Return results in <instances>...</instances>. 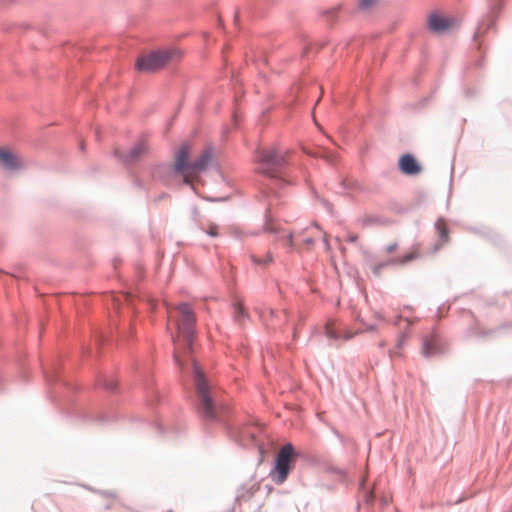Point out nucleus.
I'll return each mask as SVG.
<instances>
[{
	"label": "nucleus",
	"mask_w": 512,
	"mask_h": 512,
	"mask_svg": "<svg viewBox=\"0 0 512 512\" xmlns=\"http://www.w3.org/2000/svg\"><path fill=\"white\" fill-rule=\"evenodd\" d=\"M177 335L173 337L174 360L182 368L184 366V355L190 351L195 336L196 316L191 306L181 303L176 307Z\"/></svg>",
	"instance_id": "f257e3e1"
},
{
	"label": "nucleus",
	"mask_w": 512,
	"mask_h": 512,
	"mask_svg": "<svg viewBox=\"0 0 512 512\" xmlns=\"http://www.w3.org/2000/svg\"><path fill=\"white\" fill-rule=\"evenodd\" d=\"M189 155L190 146L183 144L175 154L174 171L183 177L186 184L193 185L199 174L211 163L213 153L210 148H206L193 162L189 161Z\"/></svg>",
	"instance_id": "f03ea898"
},
{
	"label": "nucleus",
	"mask_w": 512,
	"mask_h": 512,
	"mask_svg": "<svg viewBox=\"0 0 512 512\" xmlns=\"http://www.w3.org/2000/svg\"><path fill=\"white\" fill-rule=\"evenodd\" d=\"M257 172L270 178L278 177L286 163V153L277 147L261 148L255 152Z\"/></svg>",
	"instance_id": "7ed1b4c3"
},
{
	"label": "nucleus",
	"mask_w": 512,
	"mask_h": 512,
	"mask_svg": "<svg viewBox=\"0 0 512 512\" xmlns=\"http://www.w3.org/2000/svg\"><path fill=\"white\" fill-rule=\"evenodd\" d=\"M194 377L197 394L200 401V413L206 419H215L217 408L215 405V391L211 389L199 366L194 362Z\"/></svg>",
	"instance_id": "20e7f679"
},
{
	"label": "nucleus",
	"mask_w": 512,
	"mask_h": 512,
	"mask_svg": "<svg viewBox=\"0 0 512 512\" xmlns=\"http://www.w3.org/2000/svg\"><path fill=\"white\" fill-rule=\"evenodd\" d=\"M180 57V52L175 48H168L152 52L138 58L136 67L142 72H154L170 61Z\"/></svg>",
	"instance_id": "39448f33"
},
{
	"label": "nucleus",
	"mask_w": 512,
	"mask_h": 512,
	"mask_svg": "<svg viewBox=\"0 0 512 512\" xmlns=\"http://www.w3.org/2000/svg\"><path fill=\"white\" fill-rule=\"evenodd\" d=\"M294 455V448L290 443L280 449L276 458L275 468L270 474L276 484H282L287 479L292 468Z\"/></svg>",
	"instance_id": "423d86ee"
},
{
	"label": "nucleus",
	"mask_w": 512,
	"mask_h": 512,
	"mask_svg": "<svg viewBox=\"0 0 512 512\" xmlns=\"http://www.w3.org/2000/svg\"><path fill=\"white\" fill-rule=\"evenodd\" d=\"M458 19L442 12H432L427 19L428 28L434 33H444L458 24Z\"/></svg>",
	"instance_id": "0eeeda50"
},
{
	"label": "nucleus",
	"mask_w": 512,
	"mask_h": 512,
	"mask_svg": "<svg viewBox=\"0 0 512 512\" xmlns=\"http://www.w3.org/2000/svg\"><path fill=\"white\" fill-rule=\"evenodd\" d=\"M443 350V345L440 342L439 336L436 332H431L429 335L423 337L422 340V354L425 357H431Z\"/></svg>",
	"instance_id": "6e6552de"
},
{
	"label": "nucleus",
	"mask_w": 512,
	"mask_h": 512,
	"mask_svg": "<svg viewBox=\"0 0 512 512\" xmlns=\"http://www.w3.org/2000/svg\"><path fill=\"white\" fill-rule=\"evenodd\" d=\"M0 164L9 170H15L21 167L20 159L12 151L0 148Z\"/></svg>",
	"instance_id": "1a4fd4ad"
},
{
	"label": "nucleus",
	"mask_w": 512,
	"mask_h": 512,
	"mask_svg": "<svg viewBox=\"0 0 512 512\" xmlns=\"http://www.w3.org/2000/svg\"><path fill=\"white\" fill-rule=\"evenodd\" d=\"M399 167L405 174L413 175L420 172L421 167L417 163L416 159L410 155H403L399 160Z\"/></svg>",
	"instance_id": "9d476101"
},
{
	"label": "nucleus",
	"mask_w": 512,
	"mask_h": 512,
	"mask_svg": "<svg viewBox=\"0 0 512 512\" xmlns=\"http://www.w3.org/2000/svg\"><path fill=\"white\" fill-rule=\"evenodd\" d=\"M147 150L146 142L141 140L137 142L130 150L129 154L125 156V161H134L143 155Z\"/></svg>",
	"instance_id": "9b49d317"
},
{
	"label": "nucleus",
	"mask_w": 512,
	"mask_h": 512,
	"mask_svg": "<svg viewBox=\"0 0 512 512\" xmlns=\"http://www.w3.org/2000/svg\"><path fill=\"white\" fill-rule=\"evenodd\" d=\"M435 228L437 230V233L442 241V243H446L449 240V233H448V227L446 222L443 219L437 220L435 224Z\"/></svg>",
	"instance_id": "f8f14e48"
},
{
	"label": "nucleus",
	"mask_w": 512,
	"mask_h": 512,
	"mask_svg": "<svg viewBox=\"0 0 512 512\" xmlns=\"http://www.w3.org/2000/svg\"><path fill=\"white\" fill-rule=\"evenodd\" d=\"M250 257H251L252 262L255 265L261 266V267H265V266L269 265L270 263H272V261H273V256L270 251H268L264 257H259L253 253L251 254Z\"/></svg>",
	"instance_id": "ddd939ff"
},
{
	"label": "nucleus",
	"mask_w": 512,
	"mask_h": 512,
	"mask_svg": "<svg viewBox=\"0 0 512 512\" xmlns=\"http://www.w3.org/2000/svg\"><path fill=\"white\" fill-rule=\"evenodd\" d=\"M312 155L316 157H323L331 163L335 162L336 160V155L324 148L319 149L316 153H313Z\"/></svg>",
	"instance_id": "4468645a"
},
{
	"label": "nucleus",
	"mask_w": 512,
	"mask_h": 512,
	"mask_svg": "<svg viewBox=\"0 0 512 512\" xmlns=\"http://www.w3.org/2000/svg\"><path fill=\"white\" fill-rule=\"evenodd\" d=\"M418 251L417 249H414L413 251L409 252L408 254H406L405 256L399 258L396 262L397 263H400V264H405L411 260H414L418 257Z\"/></svg>",
	"instance_id": "2eb2a0df"
},
{
	"label": "nucleus",
	"mask_w": 512,
	"mask_h": 512,
	"mask_svg": "<svg viewBox=\"0 0 512 512\" xmlns=\"http://www.w3.org/2000/svg\"><path fill=\"white\" fill-rule=\"evenodd\" d=\"M234 317L237 322H242V317H244V310L240 303L235 305Z\"/></svg>",
	"instance_id": "dca6fc26"
},
{
	"label": "nucleus",
	"mask_w": 512,
	"mask_h": 512,
	"mask_svg": "<svg viewBox=\"0 0 512 512\" xmlns=\"http://www.w3.org/2000/svg\"><path fill=\"white\" fill-rule=\"evenodd\" d=\"M264 231L270 232V233H278L279 229L276 227L274 222L271 219H267L265 225H264Z\"/></svg>",
	"instance_id": "f3484780"
},
{
	"label": "nucleus",
	"mask_w": 512,
	"mask_h": 512,
	"mask_svg": "<svg viewBox=\"0 0 512 512\" xmlns=\"http://www.w3.org/2000/svg\"><path fill=\"white\" fill-rule=\"evenodd\" d=\"M403 320L407 323V326H411V325H413V324L417 321V319H415V318H413V319H412V318H409V317L403 318L401 315H399V316L396 318V320H395V322H394V323H395V325H397V326H401V322H402Z\"/></svg>",
	"instance_id": "a211bd4d"
},
{
	"label": "nucleus",
	"mask_w": 512,
	"mask_h": 512,
	"mask_svg": "<svg viewBox=\"0 0 512 512\" xmlns=\"http://www.w3.org/2000/svg\"><path fill=\"white\" fill-rule=\"evenodd\" d=\"M326 335L330 338H338V335L335 332V325L334 323H328L326 325Z\"/></svg>",
	"instance_id": "6ab92c4d"
},
{
	"label": "nucleus",
	"mask_w": 512,
	"mask_h": 512,
	"mask_svg": "<svg viewBox=\"0 0 512 512\" xmlns=\"http://www.w3.org/2000/svg\"><path fill=\"white\" fill-rule=\"evenodd\" d=\"M206 232L207 234H209L210 236H217L218 235V226L216 224H209L207 229H206Z\"/></svg>",
	"instance_id": "aec40b11"
},
{
	"label": "nucleus",
	"mask_w": 512,
	"mask_h": 512,
	"mask_svg": "<svg viewBox=\"0 0 512 512\" xmlns=\"http://www.w3.org/2000/svg\"><path fill=\"white\" fill-rule=\"evenodd\" d=\"M270 316L271 317L283 316L284 322H287V313L285 311H281L280 313L275 314V312L271 310L270 311Z\"/></svg>",
	"instance_id": "412c9836"
},
{
	"label": "nucleus",
	"mask_w": 512,
	"mask_h": 512,
	"mask_svg": "<svg viewBox=\"0 0 512 512\" xmlns=\"http://www.w3.org/2000/svg\"><path fill=\"white\" fill-rule=\"evenodd\" d=\"M287 245L292 247L293 246V234L291 232L287 233L286 236Z\"/></svg>",
	"instance_id": "4be33fe9"
},
{
	"label": "nucleus",
	"mask_w": 512,
	"mask_h": 512,
	"mask_svg": "<svg viewBox=\"0 0 512 512\" xmlns=\"http://www.w3.org/2000/svg\"><path fill=\"white\" fill-rule=\"evenodd\" d=\"M303 242H304L306 245H311V244H313V243H314V239H313V237H312V236H308V237H306V238L303 240Z\"/></svg>",
	"instance_id": "5701e85b"
},
{
	"label": "nucleus",
	"mask_w": 512,
	"mask_h": 512,
	"mask_svg": "<svg viewBox=\"0 0 512 512\" xmlns=\"http://www.w3.org/2000/svg\"><path fill=\"white\" fill-rule=\"evenodd\" d=\"M396 248H397V244L396 243L395 244H391V245L387 246V252L388 253H392V252H394L396 250Z\"/></svg>",
	"instance_id": "b1692460"
},
{
	"label": "nucleus",
	"mask_w": 512,
	"mask_h": 512,
	"mask_svg": "<svg viewBox=\"0 0 512 512\" xmlns=\"http://www.w3.org/2000/svg\"><path fill=\"white\" fill-rule=\"evenodd\" d=\"M372 4H373V2H368V1L362 2L361 8L362 9H368V8H370V6Z\"/></svg>",
	"instance_id": "393cba45"
},
{
	"label": "nucleus",
	"mask_w": 512,
	"mask_h": 512,
	"mask_svg": "<svg viewBox=\"0 0 512 512\" xmlns=\"http://www.w3.org/2000/svg\"><path fill=\"white\" fill-rule=\"evenodd\" d=\"M358 239L357 235L353 234V235H350L348 240L351 241V242H356Z\"/></svg>",
	"instance_id": "a878e982"
},
{
	"label": "nucleus",
	"mask_w": 512,
	"mask_h": 512,
	"mask_svg": "<svg viewBox=\"0 0 512 512\" xmlns=\"http://www.w3.org/2000/svg\"><path fill=\"white\" fill-rule=\"evenodd\" d=\"M311 230H319V227L316 225H313L311 227L306 228V231H311Z\"/></svg>",
	"instance_id": "bb28decb"
},
{
	"label": "nucleus",
	"mask_w": 512,
	"mask_h": 512,
	"mask_svg": "<svg viewBox=\"0 0 512 512\" xmlns=\"http://www.w3.org/2000/svg\"><path fill=\"white\" fill-rule=\"evenodd\" d=\"M407 337V335L403 334L399 340V345H402L404 339Z\"/></svg>",
	"instance_id": "cd10ccee"
},
{
	"label": "nucleus",
	"mask_w": 512,
	"mask_h": 512,
	"mask_svg": "<svg viewBox=\"0 0 512 512\" xmlns=\"http://www.w3.org/2000/svg\"><path fill=\"white\" fill-rule=\"evenodd\" d=\"M379 269H380V267H376V269H375V273H377V274H378V273H379Z\"/></svg>",
	"instance_id": "c85d7f7f"
},
{
	"label": "nucleus",
	"mask_w": 512,
	"mask_h": 512,
	"mask_svg": "<svg viewBox=\"0 0 512 512\" xmlns=\"http://www.w3.org/2000/svg\"><path fill=\"white\" fill-rule=\"evenodd\" d=\"M273 327H277L278 325L275 324L274 322L271 323Z\"/></svg>",
	"instance_id": "c756f323"
},
{
	"label": "nucleus",
	"mask_w": 512,
	"mask_h": 512,
	"mask_svg": "<svg viewBox=\"0 0 512 512\" xmlns=\"http://www.w3.org/2000/svg\"><path fill=\"white\" fill-rule=\"evenodd\" d=\"M349 338H351V335H346L345 336V339H349Z\"/></svg>",
	"instance_id": "7c9ffc66"
},
{
	"label": "nucleus",
	"mask_w": 512,
	"mask_h": 512,
	"mask_svg": "<svg viewBox=\"0 0 512 512\" xmlns=\"http://www.w3.org/2000/svg\"><path fill=\"white\" fill-rule=\"evenodd\" d=\"M324 242H326V244L328 245V241H327V238H326V237L324 238Z\"/></svg>",
	"instance_id": "2f4dec72"
}]
</instances>
